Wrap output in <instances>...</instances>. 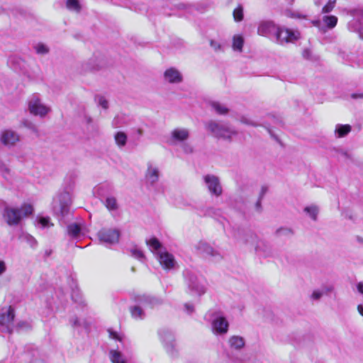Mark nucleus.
<instances>
[{
  "label": "nucleus",
  "mask_w": 363,
  "mask_h": 363,
  "mask_svg": "<svg viewBox=\"0 0 363 363\" xmlns=\"http://www.w3.org/2000/svg\"><path fill=\"white\" fill-rule=\"evenodd\" d=\"M213 209L212 208H208L205 211H203L204 216H211L213 213Z\"/></svg>",
  "instance_id": "58"
},
{
  "label": "nucleus",
  "mask_w": 363,
  "mask_h": 363,
  "mask_svg": "<svg viewBox=\"0 0 363 363\" xmlns=\"http://www.w3.org/2000/svg\"><path fill=\"white\" fill-rule=\"evenodd\" d=\"M303 57L306 59H309L310 58V56H311V51L308 49H305L303 51Z\"/></svg>",
  "instance_id": "55"
},
{
  "label": "nucleus",
  "mask_w": 363,
  "mask_h": 363,
  "mask_svg": "<svg viewBox=\"0 0 363 363\" xmlns=\"http://www.w3.org/2000/svg\"><path fill=\"white\" fill-rule=\"evenodd\" d=\"M33 212V206L24 203L20 208L6 206L1 215L6 223L9 225L13 226L18 225L23 218L31 215Z\"/></svg>",
  "instance_id": "1"
},
{
  "label": "nucleus",
  "mask_w": 363,
  "mask_h": 363,
  "mask_svg": "<svg viewBox=\"0 0 363 363\" xmlns=\"http://www.w3.org/2000/svg\"><path fill=\"white\" fill-rule=\"evenodd\" d=\"M357 289L360 294H363V281L357 283Z\"/></svg>",
  "instance_id": "56"
},
{
  "label": "nucleus",
  "mask_w": 363,
  "mask_h": 363,
  "mask_svg": "<svg viewBox=\"0 0 363 363\" xmlns=\"http://www.w3.org/2000/svg\"><path fill=\"white\" fill-rule=\"evenodd\" d=\"M189 137V131L186 128H175L171 132L170 140L172 144L184 142Z\"/></svg>",
  "instance_id": "18"
},
{
  "label": "nucleus",
  "mask_w": 363,
  "mask_h": 363,
  "mask_svg": "<svg viewBox=\"0 0 363 363\" xmlns=\"http://www.w3.org/2000/svg\"><path fill=\"white\" fill-rule=\"evenodd\" d=\"M91 62H89L87 63H86L84 65L86 66V67L84 68L85 70H90V71H93V70H97L99 69V66L98 65H96V64H92V61H95V59H91L90 60Z\"/></svg>",
  "instance_id": "44"
},
{
  "label": "nucleus",
  "mask_w": 363,
  "mask_h": 363,
  "mask_svg": "<svg viewBox=\"0 0 363 363\" xmlns=\"http://www.w3.org/2000/svg\"><path fill=\"white\" fill-rule=\"evenodd\" d=\"M205 127L215 138L227 141H231L238 133L228 123L213 120L206 123Z\"/></svg>",
  "instance_id": "2"
},
{
  "label": "nucleus",
  "mask_w": 363,
  "mask_h": 363,
  "mask_svg": "<svg viewBox=\"0 0 363 363\" xmlns=\"http://www.w3.org/2000/svg\"><path fill=\"white\" fill-rule=\"evenodd\" d=\"M229 323L220 312L212 314L211 329L215 335H225L228 331Z\"/></svg>",
  "instance_id": "7"
},
{
  "label": "nucleus",
  "mask_w": 363,
  "mask_h": 363,
  "mask_svg": "<svg viewBox=\"0 0 363 363\" xmlns=\"http://www.w3.org/2000/svg\"><path fill=\"white\" fill-rule=\"evenodd\" d=\"M275 37L277 43L283 45L284 43H294L300 38V33L297 30L279 26Z\"/></svg>",
  "instance_id": "9"
},
{
  "label": "nucleus",
  "mask_w": 363,
  "mask_h": 363,
  "mask_svg": "<svg viewBox=\"0 0 363 363\" xmlns=\"http://www.w3.org/2000/svg\"><path fill=\"white\" fill-rule=\"evenodd\" d=\"M145 177L147 181L151 184H155L159 179V170L157 167L149 165L147 169Z\"/></svg>",
  "instance_id": "23"
},
{
  "label": "nucleus",
  "mask_w": 363,
  "mask_h": 363,
  "mask_svg": "<svg viewBox=\"0 0 363 363\" xmlns=\"http://www.w3.org/2000/svg\"><path fill=\"white\" fill-rule=\"evenodd\" d=\"M158 334L167 352L172 357L177 354L176 349L175 338L173 333L167 328H162L158 331Z\"/></svg>",
  "instance_id": "6"
},
{
  "label": "nucleus",
  "mask_w": 363,
  "mask_h": 363,
  "mask_svg": "<svg viewBox=\"0 0 363 363\" xmlns=\"http://www.w3.org/2000/svg\"><path fill=\"white\" fill-rule=\"evenodd\" d=\"M38 222L42 228H49L53 225V224L50 223L49 217H40L38 218Z\"/></svg>",
  "instance_id": "38"
},
{
  "label": "nucleus",
  "mask_w": 363,
  "mask_h": 363,
  "mask_svg": "<svg viewBox=\"0 0 363 363\" xmlns=\"http://www.w3.org/2000/svg\"><path fill=\"white\" fill-rule=\"evenodd\" d=\"M313 24L320 31L325 32L327 29L334 28L337 23V18L333 15H325L323 16L322 21L320 20L313 21Z\"/></svg>",
  "instance_id": "15"
},
{
  "label": "nucleus",
  "mask_w": 363,
  "mask_h": 363,
  "mask_svg": "<svg viewBox=\"0 0 363 363\" xmlns=\"http://www.w3.org/2000/svg\"><path fill=\"white\" fill-rule=\"evenodd\" d=\"M72 300L80 305H85V301L79 290H73L72 294Z\"/></svg>",
  "instance_id": "34"
},
{
  "label": "nucleus",
  "mask_w": 363,
  "mask_h": 363,
  "mask_svg": "<svg viewBox=\"0 0 363 363\" xmlns=\"http://www.w3.org/2000/svg\"><path fill=\"white\" fill-rule=\"evenodd\" d=\"M241 122L243 123L247 124V125H253V126H256L257 125V124H255V123L250 121L249 119H247L246 118H242L241 119Z\"/></svg>",
  "instance_id": "54"
},
{
  "label": "nucleus",
  "mask_w": 363,
  "mask_h": 363,
  "mask_svg": "<svg viewBox=\"0 0 363 363\" xmlns=\"http://www.w3.org/2000/svg\"><path fill=\"white\" fill-rule=\"evenodd\" d=\"M78 325H79V320L77 318H75L72 321V325L76 326Z\"/></svg>",
  "instance_id": "62"
},
{
  "label": "nucleus",
  "mask_w": 363,
  "mask_h": 363,
  "mask_svg": "<svg viewBox=\"0 0 363 363\" xmlns=\"http://www.w3.org/2000/svg\"><path fill=\"white\" fill-rule=\"evenodd\" d=\"M334 288L333 286H323L321 291H324V294H328L333 291Z\"/></svg>",
  "instance_id": "51"
},
{
  "label": "nucleus",
  "mask_w": 363,
  "mask_h": 363,
  "mask_svg": "<svg viewBox=\"0 0 363 363\" xmlns=\"http://www.w3.org/2000/svg\"><path fill=\"white\" fill-rule=\"evenodd\" d=\"M121 233L116 228H102L98 233L97 236L101 242L107 245H115L118 242Z\"/></svg>",
  "instance_id": "10"
},
{
  "label": "nucleus",
  "mask_w": 363,
  "mask_h": 363,
  "mask_svg": "<svg viewBox=\"0 0 363 363\" xmlns=\"http://www.w3.org/2000/svg\"><path fill=\"white\" fill-rule=\"evenodd\" d=\"M95 101L98 103L99 106H101L103 108L107 109L108 108V102L106 99V98L103 96H96Z\"/></svg>",
  "instance_id": "37"
},
{
  "label": "nucleus",
  "mask_w": 363,
  "mask_h": 363,
  "mask_svg": "<svg viewBox=\"0 0 363 363\" xmlns=\"http://www.w3.org/2000/svg\"><path fill=\"white\" fill-rule=\"evenodd\" d=\"M278 27L272 21H262L259 23L257 33L265 37L275 36Z\"/></svg>",
  "instance_id": "16"
},
{
  "label": "nucleus",
  "mask_w": 363,
  "mask_h": 363,
  "mask_svg": "<svg viewBox=\"0 0 363 363\" xmlns=\"http://www.w3.org/2000/svg\"><path fill=\"white\" fill-rule=\"evenodd\" d=\"M351 98L353 99H363V92L361 93H353L351 94Z\"/></svg>",
  "instance_id": "52"
},
{
  "label": "nucleus",
  "mask_w": 363,
  "mask_h": 363,
  "mask_svg": "<svg viewBox=\"0 0 363 363\" xmlns=\"http://www.w3.org/2000/svg\"><path fill=\"white\" fill-rule=\"evenodd\" d=\"M157 258L158 259L160 264L165 269H172L176 264L174 256L165 250H164V252H161Z\"/></svg>",
  "instance_id": "17"
},
{
  "label": "nucleus",
  "mask_w": 363,
  "mask_h": 363,
  "mask_svg": "<svg viewBox=\"0 0 363 363\" xmlns=\"http://www.w3.org/2000/svg\"><path fill=\"white\" fill-rule=\"evenodd\" d=\"M347 28L350 31L357 33L359 38L363 40L362 22L360 18H354L347 24Z\"/></svg>",
  "instance_id": "20"
},
{
  "label": "nucleus",
  "mask_w": 363,
  "mask_h": 363,
  "mask_svg": "<svg viewBox=\"0 0 363 363\" xmlns=\"http://www.w3.org/2000/svg\"><path fill=\"white\" fill-rule=\"evenodd\" d=\"M210 45L214 50L215 52H223V45L219 42H217L214 40H211L210 41Z\"/></svg>",
  "instance_id": "39"
},
{
  "label": "nucleus",
  "mask_w": 363,
  "mask_h": 363,
  "mask_svg": "<svg viewBox=\"0 0 363 363\" xmlns=\"http://www.w3.org/2000/svg\"><path fill=\"white\" fill-rule=\"evenodd\" d=\"M184 306V311L188 315L192 314L195 311L194 306L192 303H186Z\"/></svg>",
  "instance_id": "45"
},
{
  "label": "nucleus",
  "mask_w": 363,
  "mask_h": 363,
  "mask_svg": "<svg viewBox=\"0 0 363 363\" xmlns=\"http://www.w3.org/2000/svg\"><path fill=\"white\" fill-rule=\"evenodd\" d=\"M28 128L29 129H30V130H31L33 132H34V133H37V132H38V128H37V127H36L35 125H33V124H31V123H30V124H29V125H28Z\"/></svg>",
  "instance_id": "59"
},
{
  "label": "nucleus",
  "mask_w": 363,
  "mask_h": 363,
  "mask_svg": "<svg viewBox=\"0 0 363 363\" xmlns=\"http://www.w3.org/2000/svg\"><path fill=\"white\" fill-rule=\"evenodd\" d=\"M195 248L197 252L205 257H211L215 260L220 259L221 258L220 254L216 250H215L208 243L204 241L199 242L196 245Z\"/></svg>",
  "instance_id": "12"
},
{
  "label": "nucleus",
  "mask_w": 363,
  "mask_h": 363,
  "mask_svg": "<svg viewBox=\"0 0 363 363\" xmlns=\"http://www.w3.org/2000/svg\"><path fill=\"white\" fill-rule=\"evenodd\" d=\"M127 135L122 131H118L114 135V140L117 146L120 148L123 147L127 143Z\"/></svg>",
  "instance_id": "30"
},
{
  "label": "nucleus",
  "mask_w": 363,
  "mask_h": 363,
  "mask_svg": "<svg viewBox=\"0 0 363 363\" xmlns=\"http://www.w3.org/2000/svg\"><path fill=\"white\" fill-rule=\"evenodd\" d=\"M203 182L209 193L215 196H220L223 193L222 186L219 178L213 174H206L203 177Z\"/></svg>",
  "instance_id": "11"
},
{
  "label": "nucleus",
  "mask_w": 363,
  "mask_h": 363,
  "mask_svg": "<svg viewBox=\"0 0 363 363\" xmlns=\"http://www.w3.org/2000/svg\"><path fill=\"white\" fill-rule=\"evenodd\" d=\"M184 275L188 289L192 293L199 296L206 293V281L203 277H199L194 272L189 270H186Z\"/></svg>",
  "instance_id": "3"
},
{
  "label": "nucleus",
  "mask_w": 363,
  "mask_h": 363,
  "mask_svg": "<svg viewBox=\"0 0 363 363\" xmlns=\"http://www.w3.org/2000/svg\"><path fill=\"white\" fill-rule=\"evenodd\" d=\"M67 234L72 238H78L81 235V227L77 223H71L67 228Z\"/></svg>",
  "instance_id": "28"
},
{
  "label": "nucleus",
  "mask_w": 363,
  "mask_h": 363,
  "mask_svg": "<svg viewBox=\"0 0 363 363\" xmlns=\"http://www.w3.org/2000/svg\"><path fill=\"white\" fill-rule=\"evenodd\" d=\"M228 343L230 347L239 350L244 347L245 341L241 336L233 335L229 338Z\"/></svg>",
  "instance_id": "24"
},
{
  "label": "nucleus",
  "mask_w": 363,
  "mask_h": 363,
  "mask_svg": "<svg viewBox=\"0 0 363 363\" xmlns=\"http://www.w3.org/2000/svg\"><path fill=\"white\" fill-rule=\"evenodd\" d=\"M182 149L185 153H191L193 152V147L189 144H184Z\"/></svg>",
  "instance_id": "48"
},
{
  "label": "nucleus",
  "mask_w": 363,
  "mask_h": 363,
  "mask_svg": "<svg viewBox=\"0 0 363 363\" xmlns=\"http://www.w3.org/2000/svg\"><path fill=\"white\" fill-rule=\"evenodd\" d=\"M268 191V188L266 186H262L261 187L260 191L259 193L258 199L262 200L266 195Z\"/></svg>",
  "instance_id": "46"
},
{
  "label": "nucleus",
  "mask_w": 363,
  "mask_h": 363,
  "mask_svg": "<svg viewBox=\"0 0 363 363\" xmlns=\"http://www.w3.org/2000/svg\"><path fill=\"white\" fill-rule=\"evenodd\" d=\"M65 6L68 11L77 14L82 10V6L79 0H66Z\"/></svg>",
  "instance_id": "26"
},
{
  "label": "nucleus",
  "mask_w": 363,
  "mask_h": 363,
  "mask_svg": "<svg viewBox=\"0 0 363 363\" xmlns=\"http://www.w3.org/2000/svg\"><path fill=\"white\" fill-rule=\"evenodd\" d=\"M146 244L150 250L156 255L157 257L161 252H164L163 246L158 239L152 238L150 240H146Z\"/></svg>",
  "instance_id": "21"
},
{
  "label": "nucleus",
  "mask_w": 363,
  "mask_h": 363,
  "mask_svg": "<svg viewBox=\"0 0 363 363\" xmlns=\"http://www.w3.org/2000/svg\"><path fill=\"white\" fill-rule=\"evenodd\" d=\"M164 77L169 83H179L182 81V76L175 68H169L164 73Z\"/></svg>",
  "instance_id": "19"
},
{
  "label": "nucleus",
  "mask_w": 363,
  "mask_h": 363,
  "mask_svg": "<svg viewBox=\"0 0 363 363\" xmlns=\"http://www.w3.org/2000/svg\"><path fill=\"white\" fill-rule=\"evenodd\" d=\"M314 4L317 6H320L322 4V0H313Z\"/></svg>",
  "instance_id": "61"
},
{
  "label": "nucleus",
  "mask_w": 363,
  "mask_h": 363,
  "mask_svg": "<svg viewBox=\"0 0 363 363\" xmlns=\"http://www.w3.org/2000/svg\"><path fill=\"white\" fill-rule=\"evenodd\" d=\"M306 213L313 220L316 221L319 213V208L316 205H311L306 206L303 209Z\"/></svg>",
  "instance_id": "29"
},
{
  "label": "nucleus",
  "mask_w": 363,
  "mask_h": 363,
  "mask_svg": "<svg viewBox=\"0 0 363 363\" xmlns=\"http://www.w3.org/2000/svg\"><path fill=\"white\" fill-rule=\"evenodd\" d=\"M337 0H328L327 4L321 9L322 13H330L336 5Z\"/></svg>",
  "instance_id": "35"
},
{
  "label": "nucleus",
  "mask_w": 363,
  "mask_h": 363,
  "mask_svg": "<svg viewBox=\"0 0 363 363\" xmlns=\"http://www.w3.org/2000/svg\"><path fill=\"white\" fill-rule=\"evenodd\" d=\"M130 253H131V255L133 257H134L135 258H137L139 259H142L143 258H144L143 252L137 248L132 249L130 250Z\"/></svg>",
  "instance_id": "42"
},
{
  "label": "nucleus",
  "mask_w": 363,
  "mask_h": 363,
  "mask_svg": "<svg viewBox=\"0 0 363 363\" xmlns=\"http://www.w3.org/2000/svg\"><path fill=\"white\" fill-rule=\"evenodd\" d=\"M105 206L109 211H115L118 209V204L116 198L108 196L106 199Z\"/></svg>",
  "instance_id": "33"
},
{
  "label": "nucleus",
  "mask_w": 363,
  "mask_h": 363,
  "mask_svg": "<svg viewBox=\"0 0 363 363\" xmlns=\"http://www.w3.org/2000/svg\"><path fill=\"white\" fill-rule=\"evenodd\" d=\"M20 140V135L11 129L4 130L0 134V142L9 148L14 147Z\"/></svg>",
  "instance_id": "14"
},
{
  "label": "nucleus",
  "mask_w": 363,
  "mask_h": 363,
  "mask_svg": "<svg viewBox=\"0 0 363 363\" xmlns=\"http://www.w3.org/2000/svg\"><path fill=\"white\" fill-rule=\"evenodd\" d=\"M110 359L112 363H126L123 355L117 350L110 351Z\"/></svg>",
  "instance_id": "32"
},
{
  "label": "nucleus",
  "mask_w": 363,
  "mask_h": 363,
  "mask_svg": "<svg viewBox=\"0 0 363 363\" xmlns=\"http://www.w3.org/2000/svg\"><path fill=\"white\" fill-rule=\"evenodd\" d=\"M13 319L14 310L10 306L6 313L0 314V330L2 333H11Z\"/></svg>",
  "instance_id": "13"
},
{
  "label": "nucleus",
  "mask_w": 363,
  "mask_h": 363,
  "mask_svg": "<svg viewBox=\"0 0 363 363\" xmlns=\"http://www.w3.org/2000/svg\"><path fill=\"white\" fill-rule=\"evenodd\" d=\"M262 200L258 199L255 205V210L259 213H260L262 211Z\"/></svg>",
  "instance_id": "50"
},
{
  "label": "nucleus",
  "mask_w": 363,
  "mask_h": 363,
  "mask_svg": "<svg viewBox=\"0 0 363 363\" xmlns=\"http://www.w3.org/2000/svg\"><path fill=\"white\" fill-rule=\"evenodd\" d=\"M208 105L213 111L219 115H225L229 111V109L224 104L218 101H209Z\"/></svg>",
  "instance_id": "25"
},
{
  "label": "nucleus",
  "mask_w": 363,
  "mask_h": 363,
  "mask_svg": "<svg viewBox=\"0 0 363 363\" xmlns=\"http://www.w3.org/2000/svg\"><path fill=\"white\" fill-rule=\"evenodd\" d=\"M135 303L140 304L145 310L153 309L163 303V300L151 294H140L134 297Z\"/></svg>",
  "instance_id": "8"
},
{
  "label": "nucleus",
  "mask_w": 363,
  "mask_h": 363,
  "mask_svg": "<svg viewBox=\"0 0 363 363\" xmlns=\"http://www.w3.org/2000/svg\"><path fill=\"white\" fill-rule=\"evenodd\" d=\"M257 239V236L255 233L252 232H248L246 233L245 237L244 238L245 243H253Z\"/></svg>",
  "instance_id": "40"
},
{
  "label": "nucleus",
  "mask_w": 363,
  "mask_h": 363,
  "mask_svg": "<svg viewBox=\"0 0 363 363\" xmlns=\"http://www.w3.org/2000/svg\"><path fill=\"white\" fill-rule=\"evenodd\" d=\"M130 313L135 320H143L146 317L145 310L138 303L130 307Z\"/></svg>",
  "instance_id": "22"
},
{
  "label": "nucleus",
  "mask_w": 363,
  "mask_h": 363,
  "mask_svg": "<svg viewBox=\"0 0 363 363\" xmlns=\"http://www.w3.org/2000/svg\"><path fill=\"white\" fill-rule=\"evenodd\" d=\"M233 18L237 22L241 21L243 19V10L241 6H238L233 11Z\"/></svg>",
  "instance_id": "36"
},
{
  "label": "nucleus",
  "mask_w": 363,
  "mask_h": 363,
  "mask_svg": "<svg viewBox=\"0 0 363 363\" xmlns=\"http://www.w3.org/2000/svg\"><path fill=\"white\" fill-rule=\"evenodd\" d=\"M112 125L113 128H116L120 126V123H119V118L118 116H116L113 118V121H112Z\"/></svg>",
  "instance_id": "53"
},
{
  "label": "nucleus",
  "mask_w": 363,
  "mask_h": 363,
  "mask_svg": "<svg viewBox=\"0 0 363 363\" xmlns=\"http://www.w3.org/2000/svg\"><path fill=\"white\" fill-rule=\"evenodd\" d=\"M352 130L350 125L337 124L335 128V135L337 138H343L346 136Z\"/></svg>",
  "instance_id": "27"
},
{
  "label": "nucleus",
  "mask_w": 363,
  "mask_h": 363,
  "mask_svg": "<svg viewBox=\"0 0 363 363\" xmlns=\"http://www.w3.org/2000/svg\"><path fill=\"white\" fill-rule=\"evenodd\" d=\"M35 51H36L37 53L42 54V55L46 54L49 51V50L47 48V46H45L43 44H38V45H36L35 46Z\"/></svg>",
  "instance_id": "41"
},
{
  "label": "nucleus",
  "mask_w": 363,
  "mask_h": 363,
  "mask_svg": "<svg viewBox=\"0 0 363 363\" xmlns=\"http://www.w3.org/2000/svg\"><path fill=\"white\" fill-rule=\"evenodd\" d=\"M357 311H358L359 313L362 316H363V305H362V304H359V305L357 306Z\"/></svg>",
  "instance_id": "60"
},
{
  "label": "nucleus",
  "mask_w": 363,
  "mask_h": 363,
  "mask_svg": "<svg viewBox=\"0 0 363 363\" xmlns=\"http://www.w3.org/2000/svg\"><path fill=\"white\" fill-rule=\"evenodd\" d=\"M85 119L87 123H91L92 122V118L90 116H85Z\"/></svg>",
  "instance_id": "63"
},
{
  "label": "nucleus",
  "mask_w": 363,
  "mask_h": 363,
  "mask_svg": "<svg viewBox=\"0 0 363 363\" xmlns=\"http://www.w3.org/2000/svg\"><path fill=\"white\" fill-rule=\"evenodd\" d=\"M244 45V38L242 36L240 35H236L233 36V49L235 51L242 52V47Z\"/></svg>",
  "instance_id": "31"
},
{
  "label": "nucleus",
  "mask_w": 363,
  "mask_h": 363,
  "mask_svg": "<svg viewBox=\"0 0 363 363\" xmlns=\"http://www.w3.org/2000/svg\"><path fill=\"white\" fill-rule=\"evenodd\" d=\"M108 332H109L110 337H111L113 339H115V340H119V341L121 340V337L119 336V335L116 332H113V331H111L110 330H108Z\"/></svg>",
  "instance_id": "49"
},
{
  "label": "nucleus",
  "mask_w": 363,
  "mask_h": 363,
  "mask_svg": "<svg viewBox=\"0 0 363 363\" xmlns=\"http://www.w3.org/2000/svg\"><path fill=\"white\" fill-rule=\"evenodd\" d=\"M28 241L30 242V245H31V246H33V247H34V246L36 245V243H37V242H36V240H35V238H33V237H32V236H30V235H28Z\"/></svg>",
  "instance_id": "57"
},
{
  "label": "nucleus",
  "mask_w": 363,
  "mask_h": 363,
  "mask_svg": "<svg viewBox=\"0 0 363 363\" xmlns=\"http://www.w3.org/2000/svg\"><path fill=\"white\" fill-rule=\"evenodd\" d=\"M28 110L34 116L44 118L51 108L43 103L38 94H33L28 101Z\"/></svg>",
  "instance_id": "5"
},
{
  "label": "nucleus",
  "mask_w": 363,
  "mask_h": 363,
  "mask_svg": "<svg viewBox=\"0 0 363 363\" xmlns=\"http://www.w3.org/2000/svg\"><path fill=\"white\" fill-rule=\"evenodd\" d=\"M71 203L72 197L70 194L67 191H63L54 199L53 211L55 214L64 217L68 214Z\"/></svg>",
  "instance_id": "4"
},
{
  "label": "nucleus",
  "mask_w": 363,
  "mask_h": 363,
  "mask_svg": "<svg viewBox=\"0 0 363 363\" xmlns=\"http://www.w3.org/2000/svg\"><path fill=\"white\" fill-rule=\"evenodd\" d=\"M323 291H321L320 289H316L313 291L311 298L313 300H319L323 296Z\"/></svg>",
  "instance_id": "43"
},
{
  "label": "nucleus",
  "mask_w": 363,
  "mask_h": 363,
  "mask_svg": "<svg viewBox=\"0 0 363 363\" xmlns=\"http://www.w3.org/2000/svg\"><path fill=\"white\" fill-rule=\"evenodd\" d=\"M7 267L6 262L4 260L0 259V276L6 272Z\"/></svg>",
  "instance_id": "47"
},
{
  "label": "nucleus",
  "mask_w": 363,
  "mask_h": 363,
  "mask_svg": "<svg viewBox=\"0 0 363 363\" xmlns=\"http://www.w3.org/2000/svg\"><path fill=\"white\" fill-rule=\"evenodd\" d=\"M357 241H358L359 243L363 244V238H362L357 237Z\"/></svg>",
  "instance_id": "64"
}]
</instances>
